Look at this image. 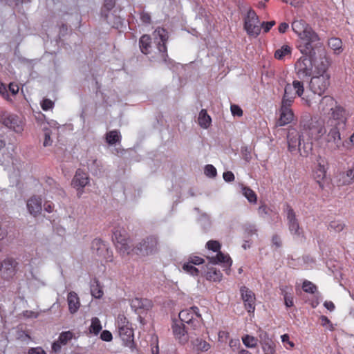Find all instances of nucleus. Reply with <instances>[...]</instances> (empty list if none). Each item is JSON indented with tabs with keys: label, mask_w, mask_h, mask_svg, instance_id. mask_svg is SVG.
I'll return each mask as SVG.
<instances>
[{
	"label": "nucleus",
	"mask_w": 354,
	"mask_h": 354,
	"mask_svg": "<svg viewBox=\"0 0 354 354\" xmlns=\"http://www.w3.org/2000/svg\"><path fill=\"white\" fill-rule=\"evenodd\" d=\"M139 46L140 51L145 54L150 53L151 48V38L149 35H143L139 39Z\"/></svg>",
	"instance_id": "393cba45"
},
{
	"label": "nucleus",
	"mask_w": 354,
	"mask_h": 354,
	"mask_svg": "<svg viewBox=\"0 0 354 354\" xmlns=\"http://www.w3.org/2000/svg\"><path fill=\"white\" fill-rule=\"evenodd\" d=\"M221 244L217 241L210 240L207 242L206 243V248L209 250H212L213 252H219L221 249Z\"/></svg>",
	"instance_id": "79ce46f5"
},
{
	"label": "nucleus",
	"mask_w": 354,
	"mask_h": 354,
	"mask_svg": "<svg viewBox=\"0 0 354 354\" xmlns=\"http://www.w3.org/2000/svg\"><path fill=\"white\" fill-rule=\"evenodd\" d=\"M272 243L277 248H279L281 246V238L277 234L273 235V236L272 238Z\"/></svg>",
	"instance_id": "e2e57ef3"
},
{
	"label": "nucleus",
	"mask_w": 354,
	"mask_h": 354,
	"mask_svg": "<svg viewBox=\"0 0 354 354\" xmlns=\"http://www.w3.org/2000/svg\"><path fill=\"white\" fill-rule=\"evenodd\" d=\"M289 26L287 23H281L278 27L279 32L280 33H285L288 29Z\"/></svg>",
	"instance_id": "338daca9"
},
{
	"label": "nucleus",
	"mask_w": 354,
	"mask_h": 354,
	"mask_svg": "<svg viewBox=\"0 0 354 354\" xmlns=\"http://www.w3.org/2000/svg\"><path fill=\"white\" fill-rule=\"evenodd\" d=\"M240 292L245 308L249 313H254L256 307L254 293L245 286L241 287Z\"/></svg>",
	"instance_id": "ddd939ff"
},
{
	"label": "nucleus",
	"mask_w": 354,
	"mask_h": 354,
	"mask_svg": "<svg viewBox=\"0 0 354 354\" xmlns=\"http://www.w3.org/2000/svg\"><path fill=\"white\" fill-rule=\"evenodd\" d=\"M354 183V165L346 171L339 173L337 179L339 186L351 185Z\"/></svg>",
	"instance_id": "5701e85b"
},
{
	"label": "nucleus",
	"mask_w": 354,
	"mask_h": 354,
	"mask_svg": "<svg viewBox=\"0 0 354 354\" xmlns=\"http://www.w3.org/2000/svg\"><path fill=\"white\" fill-rule=\"evenodd\" d=\"M242 342L246 347L254 348L257 346L258 339L253 336L245 335L242 337Z\"/></svg>",
	"instance_id": "c9c22d12"
},
{
	"label": "nucleus",
	"mask_w": 354,
	"mask_h": 354,
	"mask_svg": "<svg viewBox=\"0 0 354 354\" xmlns=\"http://www.w3.org/2000/svg\"><path fill=\"white\" fill-rule=\"evenodd\" d=\"M28 354H46L45 351L41 347L30 348Z\"/></svg>",
	"instance_id": "4d7b16f0"
},
{
	"label": "nucleus",
	"mask_w": 354,
	"mask_h": 354,
	"mask_svg": "<svg viewBox=\"0 0 354 354\" xmlns=\"http://www.w3.org/2000/svg\"><path fill=\"white\" fill-rule=\"evenodd\" d=\"M292 104L281 102L280 108V117L277 122L278 126H284L290 123L294 118V113L291 109Z\"/></svg>",
	"instance_id": "6ab92c4d"
},
{
	"label": "nucleus",
	"mask_w": 354,
	"mask_h": 354,
	"mask_svg": "<svg viewBox=\"0 0 354 354\" xmlns=\"http://www.w3.org/2000/svg\"><path fill=\"white\" fill-rule=\"evenodd\" d=\"M115 5V0H104V8L107 11L112 10Z\"/></svg>",
	"instance_id": "6e6d98bb"
},
{
	"label": "nucleus",
	"mask_w": 354,
	"mask_h": 354,
	"mask_svg": "<svg viewBox=\"0 0 354 354\" xmlns=\"http://www.w3.org/2000/svg\"><path fill=\"white\" fill-rule=\"evenodd\" d=\"M26 205L29 213L37 216L42 209V199L40 196H32L27 201Z\"/></svg>",
	"instance_id": "aec40b11"
},
{
	"label": "nucleus",
	"mask_w": 354,
	"mask_h": 354,
	"mask_svg": "<svg viewBox=\"0 0 354 354\" xmlns=\"http://www.w3.org/2000/svg\"><path fill=\"white\" fill-rule=\"evenodd\" d=\"M304 92L303 82L294 80L292 84H287L284 88V94L281 102L292 104L296 96L301 97Z\"/></svg>",
	"instance_id": "6e6552de"
},
{
	"label": "nucleus",
	"mask_w": 354,
	"mask_h": 354,
	"mask_svg": "<svg viewBox=\"0 0 354 354\" xmlns=\"http://www.w3.org/2000/svg\"><path fill=\"white\" fill-rule=\"evenodd\" d=\"M328 46L333 50L336 55L340 54L342 50V41L339 38L332 37L328 40Z\"/></svg>",
	"instance_id": "c85d7f7f"
},
{
	"label": "nucleus",
	"mask_w": 354,
	"mask_h": 354,
	"mask_svg": "<svg viewBox=\"0 0 354 354\" xmlns=\"http://www.w3.org/2000/svg\"><path fill=\"white\" fill-rule=\"evenodd\" d=\"M285 305L287 307H292L294 305L293 297L292 296H288L287 294L284 295Z\"/></svg>",
	"instance_id": "0e129e2a"
},
{
	"label": "nucleus",
	"mask_w": 354,
	"mask_h": 354,
	"mask_svg": "<svg viewBox=\"0 0 354 354\" xmlns=\"http://www.w3.org/2000/svg\"><path fill=\"white\" fill-rule=\"evenodd\" d=\"M73 337V333L71 331L62 332L58 337V340L65 346L71 341Z\"/></svg>",
	"instance_id": "4c0bfd02"
},
{
	"label": "nucleus",
	"mask_w": 354,
	"mask_h": 354,
	"mask_svg": "<svg viewBox=\"0 0 354 354\" xmlns=\"http://www.w3.org/2000/svg\"><path fill=\"white\" fill-rule=\"evenodd\" d=\"M257 234V230L254 226L250 225L245 229V237L248 238L249 236H252L253 234Z\"/></svg>",
	"instance_id": "5fc2aeb1"
},
{
	"label": "nucleus",
	"mask_w": 354,
	"mask_h": 354,
	"mask_svg": "<svg viewBox=\"0 0 354 354\" xmlns=\"http://www.w3.org/2000/svg\"><path fill=\"white\" fill-rule=\"evenodd\" d=\"M324 306L330 311H333L335 308V304L331 301H326L324 303Z\"/></svg>",
	"instance_id": "774afa93"
},
{
	"label": "nucleus",
	"mask_w": 354,
	"mask_h": 354,
	"mask_svg": "<svg viewBox=\"0 0 354 354\" xmlns=\"http://www.w3.org/2000/svg\"><path fill=\"white\" fill-rule=\"evenodd\" d=\"M194 345L197 350L202 352L207 351L211 348V345L207 342L200 338L195 340Z\"/></svg>",
	"instance_id": "e433bc0d"
},
{
	"label": "nucleus",
	"mask_w": 354,
	"mask_h": 354,
	"mask_svg": "<svg viewBox=\"0 0 354 354\" xmlns=\"http://www.w3.org/2000/svg\"><path fill=\"white\" fill-rule=\"evenodd\" d=\"M19 89V88L18 84L14 82H11L8 85V91L14 95L18 93Z\"/></svg>",
	"instance_id": "13d9d810"
},
{
	"label": "nucleus",
	"mask_w": 354,
	"mask_h": 354,
	"mask_svg": "<svg viewBox=\"0 0 354 354\" xmlns=\"http://www.w3.org/2000/svg\"><path fill=\"white\" fill-rule=\"evenodd\" d=\"M230 109H231L232 114L234 116L236 115V116L241 117L243 115V111L240 108V106H239L238 105H236V104L231 105Z\"/></svg>",
	"instance_id": "3c124183"
},
{
	"label": "nucleus",
	"mask_w": 354,
	"mask_h": 354,
	"mask_svg": "<svg viewBox=\"0 0 354 354\" xmlns=\"http://www.w3.org/2000/svg\"><path fill=\"white\" fill-rule=\"evenodd\" d=\"M287 142L288 151L295 153L297 151H299V148L303 146L302 140L301 139V132L298 133L295 129L291 128L288 130L287 135Z\"/></svg>",
	"instance_id": "4468645a"
},
{
	"label": "nucleus",
	"mask_w": 354,
	"mask_h": 354,
	"mask_svg": "<svg viewBox=\"0 0 354 354\" xmlns=\"http://www.w3.org/2000/svg\"><path fill=\"white\" fill-rule=\"evenodd\" d=\"M188 262L193 265H201L203 264L205 262V261L203 258L200 257L192 255L189 257Z\"/></svg>",
	"instance_id": "8fccbe9b"
},
{
	"label": "nucleus",
	"mask_w": 354,
	"mask_h": 354,
	"mask_svg": "<svg viewBox=\"0 0 354 354\" xmlns=\"http://www.w3.org/2000/svg\"><path fill=\"white\" fill-rule=\"evenodd\" d=\"M292 28L299 37L297 48L302 54L295 64L296 74L299 78H308L315 74V60L324 56L326 59H331L318 34L304 20H295Z\"/></svg>",
	"instance_id": "f257e3e1"
},
{
	"label": "nucleus",
	"mask_w": 354,
	"mask_h": 354,
	"mask_svg": "<svg viewBox=\"0 0 354 354\" xmlns=\"http://www.w3.org/2000/svg\"><path fill=\"white\" fill-rule=\"evenodd\" d=\"M319 110L321 113L328 115L327 124H334L342 126L344 129L351 116L349 111L336 100L330 95L324 96L319 104Z\"/></svg>",
	"instance_id": "20e7f679"
},
{
	"label": "nucleus",
	"mask_w": 354,
	"mask_h": 354,
	"mask_svg": "<svg viewBox=\"0 0 354 354\" xmlns=\"http://www.w3.org/2000/svg\"><path fill=\"white\" fill-rule=\"evenodd\" d=\"M54 104L51 100L45 98L41 102V107L44 111H47L52 109L54 107Z\"/></svg>",
	"instance_id": "c03bdc74"
},
{
	"label": "nucleus",
	"mask_w": 354,
	"mask_h": 354,
	"mask_svg": "<svg viewBox=\"0 0 354 354\" xmlns=\"http://www.w3.org/2000/svg\"><path fill=\"white\" fill-rule=\"evenodd\" d=\"M102 328V327L100 319L97 317H93L91 319V324L89 327V332L94 335H97Z\"/></svg>",
	"instance_id": "72a5a7b5"
},
{
	"label": "nucleus",
	"mask_w": 354,
	"mask_h": 354,
	"mask_svg": "<svg viewBox=\"0 0 354 354\" xmlns=\"http://www.w3.org/2000/svg\"><path fill=\"white\" fill-rule=\"evenodd\" d=\"M276 24L275 21H263L260 24L261 30L263 29L264 33L268 32L270 29Z\"/></svg>",
	"instance_id": "a18cd8bd"
},
{
	"label": "nucleus",
	"mask_w": 354,
	"mask_h": 354,
	"mask_svg": "<svg viewBox=\"0 0 354 354\" xmlns=\"http://www.w3.org/2000/svg\"><path fill=\"white\" fill-rule=\"evenodd\" d=\"M328 131L326 135V141L328 143L333 142L335 145V149L341 150L342 145L339 143L342 139L340 130L342 129V126H337L334 124H327Z\"/></svg>",
	"instance_id": "2eb2a0df"
},
{
	"label": "nucleus",
	"mask_w": 354,
	"mask_h": 354,
	"mask_svg": "<svg viewBox=\"0 0 354 354\" xmlns=\"http://www.w3.org/2000/svg\"><path fill=\"white\" fill-rule=\"evenodd\" d=\"M346 227L345 223L339 219H334L330 221L328 225V230L330 232H334L335 233H339L342 232Z\"/></svg>",
	"instance_id": "cd10ccee"
},
{
	"label": "nucleus",
	"mask_w": 354,
	"mask_h": 354,
	"mask_svg": "<svg viewBox=\"0 0 354 354\" xmlns=\"http://www.w3.org/2000/svg\"><path fill=\"white\" fill-rule=\"evenodd\" d=\"M140 19L145 24H150L151 23V15L145 11H142L140 13Z\"/></svg>",
	"instance_id": "49530a36"
},
{
	"label": "nucleus",
	"mask_w": 354,
	"mask_h": 354,
	"mask_svg": "<svg viewBox=\"0 0 354 354\" xmlns=\"http://www.w3.org/2000/svg\"><path fill=\"white\" fill-rule=\"evenodd\" d=\"M331 64V59H326L324 56L315 60V74L311 76L309 82V88L314 94L321 96L328 88L330 75L328 71Z\"/></svg>",
	"instance_id": "39448f33"
},
{
	"label": "nucleus",
	"mask_w": 354,
	"mask_h": 354,
	"mask_svg": "<svg viewBox=\"0 0 354 354\" xmlns=\"http://www.w3.org/2000/svg\"><path fill=\"white\" fill-rule=\"evenodd\" d=\"M178 317L183 324H187L194 330L201 326L202 318L198 307L183 310L179 313Z\"/></svg>",
	"instance_id": "423d86ee"
},
{
	"label": "nucleus",
	"mask_w": 354,
	"mask_h": 354,
	"mask_svg": "<svg viewBox=\"0 0 354 354\" xmlns=\"http://www.w3.org/2000/svg\"><path fill=\"white\" fill-rule=\"evenodd\" d=\"M205 174L206 176L212 178L216 176L217 172L216 168L213 165H207L205 167Z\"/></svg>",
	"instance_id": "de8ad7c7"
},
{
	"label": "nucleus",
	"mask_w": 354,
	"mask_h": 354,
	"mask_svg": "<svg viewBox=\"0 0 354 354\" xmlns=\"http://www.w3.org/2000/svg\"><path fill=\"white\" fill-rule=\"evenodd\" d=\"M209 260V263L212 264H217L219 263H223L226 266H230L232 264V260L228 255H226L221 252H218L215 257H207Z\"/></svg>",
	"instance_id": "a878e982"
},
{
	"label": "nucleus",
	"mask_w": 354,
	"mask_h": 354,
	"mask_svg": "<svg viewBox=\"0 0 354 354\" xmlns=\"http://www.w3.org/2000/svg\"><path fill=\"white\" fill-rule=\"evenodd\" d=\"M263 349L264 351V354H274V346L270 343L266 344V347L263 346Z\"/></svg>",
	"instance_id": "680f3d73"
},
{
	"label": "nucleus",
	"mask_w": 354,
	"mask_h": 354,
	"mask_svg": "<svg viewBox=\"0 0 354 354\" xmlns=\"http://www.w3.org/2000/svg\"><path fill=\"white\" fill-rule=\"evenodd\" d=\"M171 329L175 339L179 344L184 345L188 342L189 335L184 324L174 321L171 325Z\"/></svg>",
	"instance_id": "f3484780"
},
{
	"label": "nucleus",
	"mask_w": 354,
	"mask_h": 354,
	"mask_svg": "<svg viewBox=\"0 0 354 354\" xmlns=\"http://www.w3.org/2000/svg\"><path fill=\"white\" fill-rule=\"evenodd\" d=\"M0 94L3 97V98L7 100H9V95L8 88L6 84L1 83L0 84Z\"/></svg>",
	"instance_id": "864d4df0"
},
{
	"label": "nucleus",
	"mask_w": 354,
	"mask_h": 354,
	"mask_svg": "<svg viewBox=\"0 0 354 354\" xmlns=\"http://www.w3.org/2000/svg\"><path fill=\"white\" fill-rule=\"evenodd\" d=\"M230 337V333L225 330H220L218 333V339L220 342L226 343Z\"/></svg>",
	"instance_id": "09e8293b"
},
{
	"label": "nucleus",
	"mask_w": 354,
	"mask_h": 354,
	"mask_svg": "<svg viewBox=\"0 0 354 354\" xmlns=\"http://www.w3.org/2000/svg\"><path fill=\"white\" fill-rule=\"evenodd\" d=\"M1 269L7 279H12L17 272V261L12 257H7L0 263Z\"/></svg>",
	"instance_id": "a211bd4d"
},
{
	"label": "nucleus",
	"mask_w": 354,
	"mask_h": 354,
	"mask_svg": "<svg viewBox=\"0 0 354 354\" xmlns=\"http://www.w3.org/2000/svg\"><path fill=\"white\" fill-rule=\"evenodd\" d=\"M223 177L226 182H232L234 180V175L232 171L224 172Z\"/></svg>",
	"instance_id": "bf43d9fd"
},
{
	"label": "nucleus",
	"mask_w": 354,
	"mask_h": 354,
	"mask_svg": "<svg viewBox=\"0 0 354 354\" xmlns=\"http://www.w3.org/2000/svg\"><path fill=\"white\" fill-rule=\"evenodd\" d=\"M89 179L86 173L82 169H78L72 180V185L77 190L82 189L88 183Z\"/></svg>",
	"instance_id": "412c9836"
},
{
	"label": "nucleus",
	"mask_w": 354,
	"mask_h": 354,
	"mask_svg": "<svg viewBox=\"0 0 354 354\" xmlns=\"http://www.w3.org/2000/svg\"><path fill=\"white\" fill-rule=\"evenodd\" d=\"M326 172L327 169L325 167L324 161L321 159L317 160V163L313 169V177L322 189L324 188Z\"/></svg>",
	"instance_id": "dca6fc26"
},
{
	"label": "nucleus",
	"mask_w": 354,
	"mask_h": 354,
	"mask_svg": "<svg viewBox=\"0 0 354 354\" xmlns=\"http://www.w3.org/2000/svg\"><path fill=\"white\" fill-rule=\"evenodd\" d=\"M68 310L71 314L75 313L80 308V298L76 292L71 291L67 296Z\"/></svg>",
	"instance_id": "b1692460"
},
{
	"label": "nucleus",
	"mask_w": 354,
	"mask_h": 354,
	"mask_svg": "<svg viewBox=\"0 0 354 354\" xmlns=\"http://www.w3.org/2000/svg\"><path fill=\"white\" fill-rule=\"evenodd\" d=\"M258 336L260 339V341L261 342H262L263 344V346H266V344L267 343H270L271 344L272 346H273V342L269 339L268 337V334L267 333V332L261 330V329H259L258 330Z\"/></svg>",
	"instance_id": "a19ab883"
},
{
	"label": "nucleus",
	"mask_w": 354,
	"mask_h": 354,
	"mask_svg": "<svg viewBox=\"0 0 354 354\" xmlns=\"http://www.w3.org/2000/svg\"><path fill=\"white\" fill-rule=\"evenodd\" d=\"M292 48L288 45H283L274 53V57L277 59H283L286 55L291 54Z\"/></svg>",
	"instance_id": "2f4dec72"
},
{
	"label": "nucleus",
	"mask_w": 354,
	"mask_h": 354,
	"mask_svg": "<svg viewBox=\"0 0 354 354\" xmlns=\"http://www.w3.org/2000/svg\"><path fill=\"white\" fill-rule=\"evenodd\" d=\"M100 338L105 342H110L113 339L112 334L109 330H103L100 335Z\"/></svg>",
	"instance_id": "603ef678"
},
{
	"label": "nucleus",
	"mask_w": 354,
	"mask_h": 354,
	"mask_svg": "<svg viewBox=\"0 0 354 354\" xmlns=\"http://www.w3.org/2000/svg\"><path fill=\"white\" fill-rule=\"evenodd\" d=\"M286 212L288 221V226L290 233L293 235L299 236L301 234L299 221L297 218L296 213L292 207L289 205H286Z\"/></svg>",
	"instance_id": "f8f14e48"
},
{
	"label": "nucleus",
	"mask_w": 354,
	"mask_h": 354,
	"mask_svg": "<svg viewBox=\"0 0 354 354\" xmlns=\"http://www.w3.org/2000/svg\"><path fill=\"white\" fill-rule=\"evenodd\" d=\"M351 144L352 146H354V132L348 138V142H344L342 144V147H346V149H349V147L346 145Z\"/></svg>",
	"instance_id": "69168bd1"
},
{
	"label": "nucleus",
	"mask_w": 354,
	"mask_h": 354,
	"mask_svg": "<svg viewBox=\"0 0 354 354\" xmlns=\"http://www.w3.org/2000/svg\"><path fill=\"white\" fill-rule=\"evenodd\" d=\"M302 289L305 292L310 294H314L317 290V286L308 280L304 281L302 283Z\"/></svg>",
	"instance_id": "ea45409f"
},
{
	"label": "nucleus",
	"mask_w": 354,
	"mask_h": 354,
	"mask_svg": "<svg viewBox=\"0 0 354 354\" xmlns=\"http://www.w3.org/2000/svg\"><path fill=\"white\" fill-rule=\"evenodd\" d=\"M183 269L185 272L192 276H198L200 272L198 268L188 261L183 264Z\"/></svg>",
	"instance_id": "58836bf2"
},
{
	"label": "nucleus",
	"mask_w": 354,
	"mask_h": 354,
	"mask_svg": "<svg viewBox=\"0 0 354 354\" xmlns=\"http://www.w3.org/2000/svg\"><path fill=\"white\" fill-rule=\"evenodd\" d=\"M121 135L118 130H112L106 133V141L108 144L113 145L120 142Z\"/></svg>",
	"instance_id": "7c9ffc66"
},
{
	"label": "nucleus",
	"mask_w": 354,
	"mask_h": 354,
	"mask_svg": "<svg viewBox=\"0 0 354 354\" xmlns=\"http://www.w3.org/2000/svg\"><path fill=\"white\" fill-rule=\"evenodd\" d=\"M62 344L57 339L52 344V350L55 353H59L61 351Z\"/></svg>",
	"instance_id": "052dcab7"
},
{
	"label": "nucleus",
	"mask_w": 354,
	"mask_h": 354,
	"mask_svg": "<svg viewBox=\"0 0 354 354\" xmlns=\"http://www.w3.org/2000/svg\"><path fill=\"white\" fill-rule=\"evenodd\" d=\"M113 240L118 252L122 255H128L131 252L138 255H152L158 251V241L156 236H149L143 239L134 248L129 245L130 241L125 230L115 229Z\"/></svg>",
	"instance_id": "f03ea898"
},
{
	"label": "nucleus",
	"mask_w": 354,
	"mask_h": 354,
	"mask_svg": "<svg viewBox=\"0 0 354 354\" xmlns=\"http://www.w3.org/2000/svg\"><path fill=\"white\" fill-rule=\"evenodd\" d=\"M91 292L93 297L100 299L103 296V291L97 279H94L93 283L91 286Z\"/></svg>",
	"instance_id": "473e14b6"
},
{
	"label": "nucleus",
	"mask_w": 354,
	"mask_h": 354,
	"mask_svg": "<svg viewBox=\"0 0 354 354\" xmlns=\"http://www.w3.org/2000/svg\"><path fill=\"white\" fill-rule=\"evenodd\" d=\"M91 250L92 254L106 262H112L113 260V252L107 245L100 239H95L91 242Z\"/></svg>",
	"instance_id": "1a4fd4ad"
},
{
	"label": "nucleus",
	"mask_w": 354,
	"mask_h": 354,
	"mask_svg": "<svg viewBox=\"0 0 354 354\" xmlns=\"http://www.w3.org/2000/svg\"><path fill=\"white\" fill-rule=\"evenodd\" d=\"M242 193L244 196L250 202L256 203L257 201V194L255 192L248 187H243L242 189Z\"/></svg>",
	"instance_id": "f704fd0d"
},
{
	"label": "nucleus",
	"mask_w": 354,
	"mask_h": 354,
	"mask_svg": "<svg viewBox=\"0 0 354 354\" xmlns=\"http://www.w3.org/2000/svg\"><path fill=\"white\" fill-rule=\"evenodd\" d=\"M198 121L202 128L207 129L210 125L212 120L205 109H202L199 113Z\"/></svg>",
	"instance_id": "c756f323"
},
{
	"label": "nucleus",
	"mask_w": 354,
	"mask_h": 354,
	"mask_svg": "<svg viewBox=\"0 0 354 354\" xmlns=\"http://www.w3.org/2000/svg\"><path fill=\"white\" fill-rule=\"evenodd\" d=\"M206 279L209 281L215 282L220 281L222 279L223 274L219 270L211 266L207 267V271L205 274Z\"/></svg>",
	"instance_id": "bb28decb"
},
{
	"label": "nucleus",
	"mask_w": 354,
	"mask_h": 354,
	"mask_svg": "<svg viewBox=\"0 0 354 354\" xmlns=\"http://www.w3.org/2000/svg\"><path fill=\"white\" fill-rule=\"evenodd\" d=\"M117 326L120 337L124 342L133 341V331L130 323L124 315H119L117 319Z\"/></svg>",
	"instance_id": "9d476101"
},
{
	"label": "nucleus",
	"mask_w": 354,
	"mask_h": 354,
	"mask_svg": "<svg viewBox=\"0 0 354 354\" xmlns=\"http://www.w3.org/2000/svg\"><path fill=\"white\" fill-rule=\"evenodd\" d=\"M153 35L155 37L158 36L160 38V41L157 44V48L158 50L161 60L164 62H167L168 55L166 43L169 38L168 32L164 28L158 27L154 30Z\"/></svg>",
	"instance_id": "9b49d317"
},
{
	"label": "nucleus",
	"mask_w": 354,
	"mask_h": 354,
	"mask_svg": "<svg viewBox=\"0 0 354 354\" xmlns=\"http://www.w3.org/2000/svg\"><path fill=\"white\" fill-rule=\"evenodd\" d=\"M3 124L16 133H21L24 130L21 121L16 115H10L7 116L3 120Z\"/></svg>",
	"instance_id": "4be33fe9"
},
{
	"label": "nucleus",
	"mask_w": 354,
	"mask_h": 354,
	"mask_svg": "<svg viewBox=\"0 0 354 354\" xmlns=\"http://www.w3.org/2000/svg\"><path fill=\"white\" fill-rule=\"evenodd\" d=\"M281 342L287 349H292L295 346L294 342L290 340V337L288 334L281 335Z\"/></svg>",
	"instance_id": "37998d69"
},
{
	"label": "nucleus",
	"mask_w": 354,
	"mask_h": 354,
	"mask_svg": "<svg viewBox=\"0 0 354 354\" xmlns=\"http://www.w3.org/2000/svg\"><path fill=\"white\" fill-rule=\"evenodd\" d=\"M243 28L250 37L256 38L260 35V21L254 10L250 9L248 11L244 18Z\"/></svg>",
	"instance_id": "0eeeda50"
},
{
	"label": "nucleus",
	"mask_w": 354,
	"mask_h": 354,
	"mask_svg": "<svg viewBox=\"0 0 354 354\" xmlns=\"http://www.w3.org/2000/svg\"><path fill=\"white\" fill-rule=\"evenodd\" d=\"M303 146L299 148L300 155L308 157L313 150V142L319 141L326 133L324 122L316 118L301 121L299 124Z\"/></svg>",
	"instance_id": "7ed1b4c3"
}]
</instances>
